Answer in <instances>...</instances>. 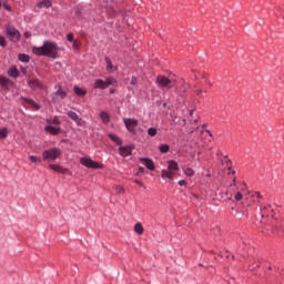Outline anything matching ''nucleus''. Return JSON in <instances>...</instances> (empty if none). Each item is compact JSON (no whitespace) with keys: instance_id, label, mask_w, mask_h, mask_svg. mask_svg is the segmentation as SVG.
Masks as SVG:
<instances>
[{"instance_id":"f257e3e1","label":"nucleus","mask_w":284,"mask_h":284,"mask_svg":"<svg viewBox=\"0 0 284 284\" xmlns=\"http://www.w3.org/2000/svg\"><path fill=\"white\" fill-rule=\"evenodd\" d=\"M33 54L37 57H49V59H59V45L52 41H44L41 47L32 48Z\"/></svg>"},{"instance_id":"f03ea898","label":"nucleus","mask_w":284,"mask_h":284,"mask_svg":"<svg viewBox=\"0 0 284 284\" xmlns=\"http://www.w3.org/2000/svg\"><path fill=\"white\" fill-rule=\"evenodd\" d=\"M61 158V149H49L43 151L42 159L43 161H57V159Z\"/></svg>"},{"instance_id":"7ed1b4c3","label":"nucleus","mask_w":284,"mask_h":284,"mask_svg":"<svg viewBox=\"0 0 284 284\" xmlns=\"http://www.w3.org/2000/svg\"><path fill=\"white\" fill-rule=\"evenodd\" d=\"M156 83L159 88H166L168 90L174 88V80H171L170 78L165 75H158L156 77Z\"/></svg>"},{"instance_id":"20e7f679","label":"nucleus","mask_w":284,"mask_h":284,"mask_svg":"<svg viewBox=\"0 0 284 284\" xmlns=\"http://www.w3.org/2000/svg\"><path fill=\"white\" fill-rule=\"evenodd\" d=\"M116 83V80L114 78H108L105 81L98 79L94 82V88L98 90H105V88H110V85H114Z\"/></svg>"},{"instance_id":"39448f33","label":"nucleus","mask_w":284,"mask_h":284,"mask_svg":"<svg viewBox=\"0 0 284 284\" xmlns=\"http://www.w3.org/2000/svg\"><path fill=\"white\" fill-rule=\"evenodd\" d=\"M80 163L81 165H83L84 168H89L91 170H102L103 165L99 164L98 162L93 161L90 158H81L80 159Z\"/></svg>"},{"instance_id":"423d86ee","label":"nucleus","mask_w":284,"mask_h":284,"mask_svg":"<svg viewBox=\"0 0 284 284\" xmlns=\"http://www.w3.org/2000/svg\"><path fill=\"white\" fill-rule=\"evenodd\" d=\"M6 33H7L8 38L10 39V41H13V43H17V41H19V39H21V33L19 32V30H17V28H14L12 26H7Z\"/></svg>"},{"instance_id":"0eeeda50","label":"nucleus","mask_w":284,"mask_h":284,"mask_svg":"<svg viewBox=\"0 0 284 284\" xmlns=\"http://www.w3.org/2000/svg\"><path fill=\"white\" fill-rule=\"evenodd\" d=\"M67 116H69V119H71V121H74V123H77V125H79L80 128H85V122L83 121V119L81 116H79V114H77V112L69 111L67 113Z\"/></svg>"},{"instance_id":"6e6552de","label":"nucleus","mask_w":284,"mask_h":284,"mask_svg":"<svg viewBox=\"0 0 284 284\" xmlns=\"http://www.w3.org/2000/svg\"><path fill=\"white\" fill-rule=\"evenodd\" d=\"M124 125L129 132H134L139 126V120L136 119H124Z\"/></svg>"},{"instance_id":"1a4fd4ad","label":"nucleus","mask_w":284,"mask_h":284,"mask_svg":"<svg viewBox=\"0 0 284 284\" xmlns=\"http://www.w3.org/2000/svg\"><path fill=\"white\" fill-rule=\"evenodd\" d=\"M175 83L173 85V88H175V92L176 94H185V92H187V84H185V81L181 80L179 82H176V80H174Z\"/></svg>"},{"instance_id":"9d476101","label":"nucleus","mask_w":284,"mask_h":284,"mask_svg":"<svg viewBox=\"0 0 284 284\" xmlns=\"http://www.w3.org/2000/svg\"><path fill=\"white\" fill-rule=\"evenodd\" d=\"M132 150H134V146L132 145L120 146L119 154L120 156H130L132 154Z\"/></svg>"},{"instance_id":"9b49d317","label":"nucleus","mask_w":284,"mask_h":284,"mask_svg":"<svg viewBox=\"0 0 284 284\" xmlns=\"http://www.w3.org/2000/svg\"><path fill=\"white\" fill-rule=\"evenodd\" d=\"M141 163H143V165H145V168L148 170H151V171H154L155 170V165H154V161H152L151 159L149 158H141L140 159Z\"/></svg>"},{"instance_id":"f8f14e48","label":"nucleus","mask_w":284,"mask_h":284,"mask_svg":"<svg viewBox=\"0 0 284 284\" xmlns=\"http://www.w3.org/2000/svg\"><path fill=\"white\" fill-rule=\"evenodd\" d=\"M28 85L29 88H31V90H34L37 88H39L40 90L43 89V84L39 82V79H29Z\"/></svg>"},{"instance_id":"ddd939ff","label":"nucleus","mask_w":284,"mask_h":284,"mask_svg":"<svg viewBox=\"0 0 284 284\" xmlns=\"http://www.w3.org/2000/svg\"><path fill=\"white\" fill-rule=\"evenodd\" d=\"M49 168L50 170H53V172H58L59 174H65V172H68V169H64L59 164H50Z\"/></svg>"},{"instance_id":"4468645a","label":"nucleus","mask_w":284,"mask_h":284,"mask_svg":"<svg viewBox=\"0 0 284 284\" xmlns=\"http://www.w3.org/2000/svg\"><path fill=\"white\" fill-rule=\"evenodd\" d=\"M162 179H169V181H174V172L170 171V169L162 170L161 173Z\"/></svg>"},{"instance_id":"2eb2a0df","label":"nucleus","mask_w":284,"mask_h":284,"mask_svg":"<svg viewBox=\"0 0 284 284\" xmlns=\"http://www.w3.org/2000/svg\"><path fill=\"white\" fill-rule=\"evenodd\" d=\"M168 170L173 172V174L175 172H179V163H176V161H174V160H170L169 165H168Z\"/></svg>"},{"instance_id":"dca6fc26","label":"nucleus","mask_w":284,"mask_h":284,"mask_svg":"<svg viewBox=\"0 0 284 284\" xmlns=\"http://www.w3.org/2000/svg\"><path fill=\"white\" fill-rule=\"evenodd\" d=\"M67 97L68 93L65 92V90H63V88L61 87H58L54 99H65Z\"/></svg>"},{"instance_id":"f3484780","label":"nucleus","mask_w":284,"mask_h":284,"mask_svg":"<svg viewBox=\"0 0 284 284\" xmlns=\"http://www.w3.org/2000/svg\"><path fill=\"white\" fill-rule=\"evenodd\" d=\"M45 132H49V134L57 135L61 132V129L57 126L48 125L45 126Z\"/></svg>"},{"instance_id":"a211bd4d","label":"nucleus","mask_w":284,"mask_h":284,"mask_svg":"<svg viewBox=\"0 0 284 284\" xmlns=\"http://www.w3.org/2000/svg\"><path fill=\"white\" fill-rule=\"evenodd\" d=\"M100 119L104 125H108V123H110V114L105 111H102L100 113Z\"/></svg>"},{"instance_id":"6ab92c4d","label":"nucleus","mask_w":284,"mask_h":284,"mask_svg":"<svg viewBox=\"0 0 284 284\" xmlns=\"http://www.w3.org/2000/svg\"><path fill=\"white\" fill-rule=\"evenodd\" d=\"M8 75L11 77V79H17L19 77V70L17 69V67H11L8 70Z\"/></svg>"},{"instance_id":"aec40b11","label":"nucleus","mask_w":284,"mask_h":284,"mask_svg":"<svg viewBox=\"0 0 284 284\" xmlns=\"http://www.w3.org/2000/svg\"><path fill=\"white\" fill-rule=\"evenodd\" d=\"M26 102L31 108V110H41V106L37 102H34V100L26 99Z\"/></svg>"},{"instance_id":"412c9836","label":"nucleus","mask_w":284,"mask_h":284,"mask_svg":"<svg viewBox=\"0 0 284 284\" xmlns=\"http://www.w3.org/2000/svg\"><path fill=\"white\" fill-rule=\"evenodd\" d=\"M37 8H52V1L42 0L37 4Z\"/></svg>"},{"instance_id":"4be33fe9","label":"nucleus","mask_w":284,"mask_h":284,"mask_svg":"<svg viewBox=\"0 0 284 284\" xmlns=\"http://www.w3.org/2000/svg\"><path fill=\"white\" fill-rule=\"evenodd\" d=\"M134 232L139 235L143 234V232H145V229L143 227V224H141V222H138L134 225Z\"/></svg>"},{"instance_id":"5701e85b","label":"nucleus","mask_w":284,"mask_h":284,"mask_svg":"<svg viewBox=\"0 0 284 284\" xmlns=\"http://www.w3.org/2000/svg\"><path fill=\"white\" fill-rule=\"evenodd\" d=\"M73 91L78 97H85V94H88V91H85V89H81L79 87H74Z\"/></svg>"},{"instance_id":"b1692460","label":"nucleus","mask_w":284,"mask_h":284,"mask_svg":"<svg viewBox=\"0 0 284 284\" xmlns=\"http://www.w3.org/2000/svg\"><path fill=\"white\" fill-rule=\"evenodd\" d=\"M109 138L111 139V141H113V143H116V145H121V143H123L121 138H119L116 134L110 133Z\"/></svg>"},{"instance_id":"393cba45","label":"nucleus","mask_w":284,"mask_h":284,"mask_svg":"<svg viewBox=\"0 0 284 284\" xmlns=\"http://www.w3.org/2000/svg\"><path fill=\"white\" fill-rule=\"evenodd\" d=\"M10 84V79L0 75V85H2V88H8V85Z\"/></svg>"},{"instance_id":"a878e982","label":"nucleus","mask_w":284,"mask_h":284,"mask_svg":"<svg viewBox=\"0 0 284 284\" xmlns=\"http://www.w3.org/2000/svg\"><path fill=\"white\" fill-rule=\"evenodd\" d=\"M105 63H106V70H110L111 72H114L116 70V67L112 65V61L110 58H105Z\"/></svg>"},{"instance_id":"bb28decb","label":"nucleus","mask_w":284,"mask_h":284,"mask_svg":"<svg viewBox=\"0 0 284 284\" xmlns=\"http://www.w3.org/2000/svg\"><path fill=\"white\" fill-rule=\"evenodd\" d=\"M19 61H21L22 63H29L30 62V55L28 54H19L18 55Z\"/></svg>"},{"instance_id":"cd10ccee","label":"nucleus","mask_w":284,"mask_h":284,"mask_svg":"<svg viewBox=\"0 0 284 284\" xmlns=\"http://www.w3.org/2000/svg\"><path fill=\"white\" fill-rule=\"evenodd\" d=\"M113 190L116 194H125V189L121 185H114Z\"/></svg>"},{"instance_id":"c85d7f7f","label":"nucleus","mask_w":284,"mask_h":284,"mask_svg":"<svg viewBox=\"0 0 284 284\" xmlns=\"http://www.w3.org/2000/svg\"><path fill=\"white\" fill-rule=\"evenodd\" d=\"M8 138V128H2L0 130V139H7Z\"/></svg>"},{"instance_id":"c756f323","label":"nucleus","mask_w":284,"mask_h":284,"mask_svg":"<svg viewBox=\"0 0 284 284\" xmlns=\"http://www.w3.org/2000/svg\"><path fill=\"white\" fill-rule=\"evenodd\" d=\"M160 152H162V154H168V152H170V145L168 144L161 145Z\"/></svg>"},{"instance_id":"7c9ffc66","label":"nucleus","mask_w":284,"mask_h":284,"mask_svg":"<svg viewBox=\"0 0 284 284\" xmlns=\"http://www.w3.org/2000/svg\"><path fill=\"white\" fill-rule=\"evenodd\" d=\"M29 161H31V163H41V158L37 155H30Z\"/></svg>"},{"instance_id":"2f4dec72","label":"nucleus","mask_w":284,"mask_h":284,"mask_svg":"<svg viewBox=\"0 0 284 284\" xmlns=\"http://www.w3.org/2000/svg\"><path fill=\"white\" fill-rule=\"evenodd\" d=\"M184 174L186 176H192L194 174V170L192 168L184 169Z\"/></svg>"},{"instance_id":"473e14b6","label":"nucleus","mask_w":284,"mask_h":284,"mask_svg":"<svg viewBox=\"0 0 284 284\" xmlns=\"http://www.w3.org/2000/svg\"><path fill=\"white\" fill-rule=\"evenodd\" d=\"M148 134L149 136H154L155 134H158L156 128H150L148 130Z\"/></svg>"},{"instance_id":"72a5a7b5","label":"nucleus","mask_w":284,"mask_h":284,"mask_svg":"<svg viewBox=\"0 0 284 284\" xmlns=\"http://www.w3.org/2000/svg\"><path fill=\"white\" fill-rule=\"evenodd\" d=\"M260 266L261 265H260L258 260H255L254 263L250 264L251 270H256V267H260Z\"/></svg>"},{"instance_id":"f704fd0d","label":"nucleus","mask_w":284,"mask_h":284,"mask_svg":"<svg viewBox=\"0 0 284 284\" xmlns=\"http://www.w3.org/2000/svg\"><path fill=\"white\" fill-rule=\"evenodd\" d=\"M234 199H235V201H243V193H241V192L235 193Z\"/></svg>"},{"instance_id":"c9c22d12","label":"nucleus","mask_w":284,"mask_h":284,"mask_svg":"<svg viewBox=\"0 0 284 284\" xmlns=\"http://www.w3.org/2000/svg\"><path fill=\"white\" fill-rule=\"evenodd\" d=\"M67 39H68V41H70V43L74 42V33H69L67 36Z\"/></svg>"},{"instance_id":"e433bc0d","label":"nucleus","mask_w":284,"mask_h":284,"mask_svg":"<svg viewBox=\"0 0 284 284\" xmlns=\"http://www.w3.org/2000/svg\"><path fill=\"white\" fill-rule=\"evenodd\" d=\"M81 45V42L78 40H73V48L74 50H79V47Z\"/></svg>"},{"instance_id":"4c0bfd02","label":"nucleus","mask_w":284,"mask_h":284,"mask_svg":"<svg viewBox=\"0 0 284 284\" xmlns=\"http://www.w3.org/2000/svg\"><path fill=\"white\" fill-rule=\"evenodd\" d=\"M263 210L266 211V212H274V209H272V205H265L263 207Z\"/></svg>"},{"instance_id":"58836bf2","label":"nucleus","mask_w":284,"mask_h":284,"mask_svg":"<svg viewBox=\"0 0 284 284\" xmlns=\"http://www.w3.org/2000/svg\"><path fill=\"white\" fill-rule=\"evenodd\" d=\"M0 45L1 48H6V39L3 37H0Z\"/></svg>"},{"instance_id":"ea45409f","label":"nucleus","mask_w":284,"mask_h":284,"mask_svg":"<svg viewBox=\"0 0 284 284\" xmlns=\"http://www.w3.org/2000/svg\"><path fill=\"white\" fill-rule=\"evenodd\" d=\"M134 183H136V185H140V187H144L143 182H141V180H135Z\"/></svg>"},{"instance_id":"a19ab883","label":"nucleus","mask_w":284,"mask_h":284,"mask_svg":"<svg viewBox=\"0 0 284 284\" xmlns=\"http://www.w3.org/2000/svg\"><path fill=\"white\" fill-rule=\"evenodd\" d=\"M195 94H196V97H201V94H203V90L196 89Z\"/></svg>"},{"instance_id":"79ce46f5","label":"nucleus","mask_w":284,"mask_h":284,"mask_svg":"<svg viewBox=\"0 0 284 284\" xmlns=\"http://www.w3.org/2000/svg\"><path fill=\"white\" fill-rule=\"evenodd\" d=\"M179 185L182 187L183 185H187V182H185V180H180Z\"/></svg>"},{"instance_id":"37998d69","label":"nucleus","mask_w":284,"mask_h":284,"mask_svg":"<svg viewBox=\"0 0 284 284\" xmlns=\"http://www.w3.org/2000/svg\"><path fill=\"white\" fill-rule=\"evenodd\" d=\"M235 186H236V178L233 179V184H231V190L234 191Z\"/></svg>"},{"instance_id":"c03bdc74","label":"nucleus","mask_w":284,"mask_h":284,"mask_svg":"<svg viewBox=\"0 0 284 284\" xmlns=\"http://www.w3.org/2000/svg\"><path fill=\"white\" fill-rule=\"evenodd\" d=\"M131 85H136V78H135V77H133V78L131 79Z\"/></svg>"},{"instance_id":"a18cd8bd","label":"nucleus","mask_w":284,"mask_h":284,"mask_svg":"<svg viewBox=\"0 0 284 284\" xmlns=\"http://www.w3.org/2000/svg\"><path fill=\"white\" fill-rule=\"evenodd\" d=\"M143 172H145V169L143 166H140L138 174H143Z\"/></svg>"},{"instance_id":"49530a36","label":"nucleus","mask_w":284,"mask_h":284,"mask_svg":"<svg viewBox=\"0 0 284 284\" xmlns=\"http://www.w3.org/2000/svg\"><path fill=\"white\" fill-rule=\"evenodd\" d=\"M24 37H26V39H30L32 37V34L27 31V32H24Z\"/></svg>"},{"instance_id":"de8ad7c7","label":"nucleus","mask_w":284,"mask_h":284,"mask_svg":"<svg viewBox=\"0 0 284 284\" xmlns=\"http://www.w3.org/2000/svg\"><path fill=\"white\" fill-rule=\"evenodd\" d=\"M4 10H8L10 12L11 8L8 4H3Z\"/></svg>"},{"instance_id":"09e8293b","label":"nucleus","mask_w":284,"mask_h":284,"mask_svg":"<svg viewBox=\"0 0 284 284\" xmlns=\"http://www.w3.org/2000/svg\"><path fill=\"white\" fill-rule=\"evenodd\" d=\"M22 73H23V74H27V73H28V69H27V68H23V69H22Z\"/></svg>"},{"instance_id":"8fccbe9b","label":"nucleus","mask_w":284,"mask_h":284,"mask_svg":"<svg viewBox=\"0 0 284 284\" xmlns=\"http://www.w3.org/2000/svg\"><path fill=\"white\" fill-rule=\"evenodd\" d=\"M206 133L209 134V136H212V132H210V130H206Z\"/></svg>"},{"instance_id":"3c124183","label":"nucleus","mask_w":284,"mask_h":284,"mask_svg":"<svg viewBox=\"0 0 284 284\" xmlns=\"http://www.w3.org/2000/svg\"><path fill=\"white\" fill-rule=\"evenodd\" d=\"M227 200H229V201H232V194H229Z\"/></svg>"},{"instance_id":"603ef678","label":"nucleus","mask_w":284,"mask_h":284,"mask_svg":"<svg viewBox=\"0 0 284 284\" xmlns=\"http://www.w3.org/2000/svg\"><path fill=\"white\" fill-rule=\"evenodd\" d=\"M256 195L258 196V199H261V193H256Z\"/></svg>"},{"instance_id":"864d4df0","label":"nucleus","mask_w":284,"mask_h":284,"mask_svg":"<svg viewBox=\"0 0 284 284\" xmlns=\"http://www.w3.org/2000/svg\"><path fill=\"white\" fill-rule=\"evenodd\" d=\"M110 92H111V94H114V90H111Z\"/></svg>"},{"instance_id":"5fc2aeb1","label":"nucleus","mask_w":284,"mask_h":284,"mask_svg":"<svg viewBox=\"0 0 284 284\" xmlns=\"http://www.w3.org/2000/svg\"><path fill=\"white\" fill-rule=\"evenodd\" d=\"M226 195H230V192H229V191H226Z\"/></svg>"},{"instance_id":"6e6d98bb","label":"nucleus","mask_w":284,"mask_h":284,"mask_svg":"<svg viewBox=\"0 0 284 284\" xmlns=\"http://www.w3.org/2000/svg\"><path fill=\"white\" fill-rule=\"evenodd\" d=\"M54 123H59V121L54 120Z\"/></svg>"},{"instance_id":"4d7b16f0","label":"nucleus","mask_w":284,"mask_h":284,"mask_svg":"<svg viewBox=\"0 0 284 284\" xmlns=\"http://www.w3.org/2000/svg\"><path fill=\"white\" fill-rule=\"evenodd\" d=\"M194 131H191L190 134H192Z\"/></svg>"}]
</instances>
